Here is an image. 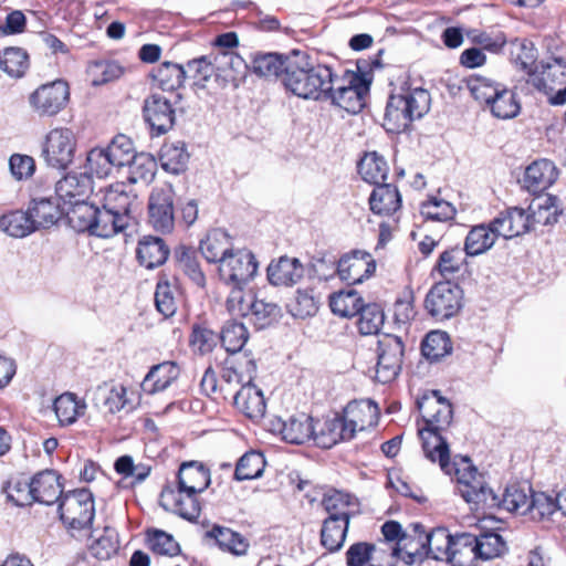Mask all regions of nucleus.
Masks as SVG:
<instances>
[{"label": "nucleus", "mask_w": 566, "mask_h": 566, "mask_svg": "<svg viewBox=\"0 0 566 566\" xmlns=\"http://www.w3.org/2000/svg\"><path fill=\"white\" fill-rule=\"evenodd\" d=\"M220 279L226 284H232L233 289H241L258 271L255 256L245 249L231 250L221 259L218 268Z\"/></svg>", "instance_id": "nucleus-12"}, {"label": "nucleus", "mask_w": 566, "mask_h": 566, "mask_svg": "<svg viewBox=\"0 0 566 566\" xmlns=\"http://www.w3.org/2000/svg\"><path fill=\"white\" fill-rule=\"evenodd\" d=\"M459 491L465 502L476 512L501 509V495L486 483L484 475L479 473L469 458L462 459V468H455Z\"/></svg>", "instance_id": "nucleus-3"}, {"label": "nucleus", "mask_w": 566, "mask_h": 566, "mask_svg": "<svg viewBox=\"0 0 566 566\" xmlns=\"http://www.w3.org/2000/svg\"><path fill=\"white\" fill-rule=\"evenodd\" d=\"M265 468V459L262 453L250 451L238 461L234 478L238 481L253 480L262 475Z\"/></svg>", "instance_id": "nucleus-59"}, {"label": "nucleus", "mask_w": 566, "mask_h": 566, "mask_svg": "<svg viewBox=\"0 0 566 566\" xmlns=\"http://www.w3.org/2000/svg\"><path fill=\"white\" fill-rule=\"evenodd\" d=\"M558 172L553 161L535 160L525 169L524 187L533 193H539L549 188L557 179Z\"/></svg>", "instance_id": "nucleus-30"}, {"label": "nucleus", "mask_w": 566, "mask_h": 566, "mask_svg": "<svg viewBox=\"0 0 566 566\" xmlns=\"http://www.w3.org/2000/svg\"><path fill=\"white\" fill-rule=\"evenodd\" d=\"M0 229L13 238H24L36 230L29 211L22 210L3 214L0 218Z\"/></svg>", "instance_id": "nucleus-50"}, {"label": "nucleus", "mask_w": 566, "mask_h": 566, "mask_svg": "<svg viewBox=\"0 0 566 566\" xmlns=\"http://www.w3.org/2000/svg\"><path fill=\"white\" fill-rule=\"evenodd\" d=\"M148 222L161 233H169L174 229V191L170 187L156 188L148 200Z\"/></svg>", "instance_id": "nucleus-16"}, {"label": "nucleus", "mask_w": 566, "mask_h": 566, "mask_svg": "<svg viewBox=\"0 0 566 566\" xmlns=\"http://www.w3.org/2000/svg\"><path fill=\"white\" fill-rule=\"evenodd\" d=\"M511 56L514 64L527 74V80H531V73L535 72L537 60V50L533 43L527 40H515L512 42Z\"/></svg>", "instance_id": "nucleus-55"}, {"label": "nucleus", "mask_w": 566, "mask_h": 566, "mask_svg": "<svg viewBox=\"0 0 566 566\" xmlns=\"http://www.w3.org/2000/svg\"><path fill=\"white\" fill-rule=\"evenodd\" d=\"M210 470L199 461H187L180 464L177 473V485L182 491L202 493L210 485Z\"/></svg>", "instance_id": "nucleus-28"}, {"label": "nucleus", "mask_w": 566, "mask_h": 566, "mask_svg": "<svg viewBox=\"0 0 566 566\" xmlns=\"http://www.w3.org/2000/svg\"><path fill=\"white\" fill-rule=\"evenodd\" d=\"M501 235L495 231L492 221L471 228L465 237L464 251L469 256H478L489 251Z\"/></svg>", "instance_id": "nucleus-38"}, {"label": "nucleus", "mask_w": 566, "mask_h": 566, "mask_svg": "<svg viewBox=\"0 0 566 566\" xmlns=\"http://www.w3.org/2000/svg\"><path fill=\"white\" fill-rule=\"evenodd\" d=\"M93 402L105 415H114L129 406L126 388L108 384H103L94 390Z\"/></svg>", "instance_id": "nucleus-33"}, {"label": "nucleus", "mask_w": 566, "mask_h": 566, "mask_svg": "<svg viewBox=\"0 0 566 566\" xmlns=\"http://www.w3.org/2000/svg\"><path fill=\"white\" fill-rule=\"evenodd\" d=\"M405 346L400 337L384 334L378 338L375 378L381 384L396 379L402 364Z\"/></svg>", "instance_id": "nucleus-13"}, {"label": "nucleus", "mask_w": 566, "mask_h": 566, "mask_svg": "<svg viewBox=\"0 0 566 566\" xmlns=\"http://www.w3.org/2000/svg\"><path fill=\"white\" fill-rule=\"evenodd\" d=\"M492 226H495V231L504 239L518 237L534 228L528 211L517 207L501 212L492 220Z\"/></svg>", "instance_id": "nucleus-27"}, {"label": "nucleus", "mask_w": 566, "mask_h": 566, "mask_svg": "<svg viewBox=\"0 0 566 566\" xmlns=\"http://www.w3.org/2000/svg\"><path fill=\"white\" fill-rule=\"evenodd\" d=\"M342 417L354 438L357 431H364L378 423L379 408L371 399L354 400L344 408Z\"/></svg>", "instance_id": "nucleus-22"}, {"label": "nucleus", "mask_w": 566, "mask_h": 566, "mask_svg": "<svg viewBox=\"0 0 566 566\" xmlns=\"http://www.w3.org/2000/svg\"><path fill=\"white\" fill-rule=\"evenodd\" d=\"M170 253L169 248L161 238L144 237V263L147 269L163 265Z\"/></svg>", "instance_id": "nucleus-64"}, {"label": "nucleus", "mask_w": 566, "mask_h": 566, "mask_svg": "<svg viewBox=\"0 0 566 566\" xmlns=\"http://www.w3.org/2000/svg\"><path fill=\"white\" fill-rule=\"evenodd\" d=\"M240 56L232 52L211 53L190 60L184 65L185 81L191 78L192 85L197 88H206L208 81L217 70H224L227 66L234 69L242 64Z\"/></svg>", "instance_id": "nucleus-10"}, {"label": "nucleus", "mask_w": 566, "mask_h": 566, "mask_svg": "<svg viewBox=\"0 0 566 566\" xmlns=\"http://www.w3.org/2000/svg\"><path fill=\"white\" fill-rule=\"evenodd\" d=\"M219 337L224 349L231 356H235L248 342L249 332L243 323L231 319L224 323Z\"/></svg>", "instance_id": "nucleus-51"}, {"label": "nucleus", "mask_w": 566, "mask_h": 566, "mask_svg": "<svg viewBox=\"0 0 566 566\" xmlns=\"http://www.w3.org/2000/svg\"><path fill=\"white\" fill-rule=\"evenodd\" d=\"M59 513L69 530L81 531L90 527L95 514L93 494L87 489L65 493L59 502Z\"/></svg>", "instance_id": "nucleus-8"}, {"label": "nucleus", "mask_w": 566, "mask_h": 566, "mask_svg": "<svg viewBox=\"0 0 566 566\" xmlns=\"http://www.w3.org/2000/svg\"><path fill=\"white\" fill-rule=\"evenodd\" d=\"M76 138L72 129L54 128L45 137L42 156L48 166L66 169L74 159Z\"/></svg>", "instance_id": "nucleus-11"}, {"label": "nucleus", "mask_w": 566, "mask_h": 566, "mask_svg": "<svg viewBox=\"0 0 566 566\" xmlns=\"http://www.w3.org/2000/svg\"><path fill=\"white\" fill-rule=\"evenodd\" d=\"M357 168L361 178L375 186L384 184L389 172L387 161L376 151L366 153Z\"/></svg>", "instance_id": "nucleus-48"}, {"label": "nucleus", "mask_w": 566, "mask_h": 566, "mask_svg": "<svg viewBox=\"0 0 566 566\" xmlns=\"http://www.w3.org/2000/svg\"><path fill=\"white\" fill-rule=\"evenodd\" d=\"M28 211L36 230L55 224L64 213L63 205L60 206L52 197L33 198Z\"/></svg>", "instance_id": "nucleus-39"}, {"label": "nucleus", "mask_w": 566, "mask_h": 566, "mask_svg": "<svg viewBox=\"0 0 566 566\" xmlns=\"http://www.w3.org/2000/svg\"><path fill=\"white\" fill-rule=\"evenodd\" d=\"M92 192L93 179L87 171L67 174L55 185V193L65 206L77 200H87Z\"/></svg>", "instance_id": "nucleus-23"}, {"label": "nucleus", "mask_w": 566, "mask_h": 566, "mask_svg": "<svg viewBox=\"0 0 566 566\" xmlns=\"http://www.w3.org/2000/svg\"><path fill=\"white\" fill-rule=\"evenodd\" d=\"M426 527L419 522L410 523L405 530V536L398 546L389 547V558L386 563L369 566H397L401 560L406 566H420L428 559L426 545Z\"/></svg>", "instance_id": "nucleus-7"}, {"label": "nucleus", "mask_w": 566, "mask_h": 566, "mask_svg": "<svg viewBox=\"0 0 566 566\" xmlns=\"http://www.w3.org/2000/svg\"><path fill=\"white\" fill-rule=\"evenodd\" d=\"M105 148L116 168L122 169L124 167H128V175L129 171L138 167L142 172V165L136 164L138 153L136 151L133 140L128 136L124 134L115 136Z\"/></svg>", "instance_id": "nucleus-37"}, {"label": "nucleus", "mask_w": 566, "mask_h": 566, "mask_svg": "<svg viewBox=\"0 0 566 566\" xmlns=\"http://www.w3.org/2000/svg\"><path fill=\"white\" fill-rule=\"evenodd\" d=\"M137 226V216H122L97 206L90 233L101 238H111L118 232H123L125 241L128 242V238H133L132 229Z\"/></svg>", "instance_id": "nucleus-18"}, {"label": "nucleus", "mask_w": 566, "mask_h": 566, "mask_svg": "<svg viewBox=\"0 0 566 566\" xmlns=\"http://www.w3.org/2000/svg\"><path fill=\"white\" fill-rule=\"evenodd\" d=\"M54 411L61 424L73 423L84 413L85 403L72 392H65L54 400Z\"/></svg>", "instance_id": "nucleus-56"}, {"label": "nucleus", "mask_w": 566, "mask_h": 566, "mask_svg": "<svg viewBox=\"0 0 566 566\" xmlns=\"http://www.w3.org/2000/svg\"><path fill=\"white\" fill-rule=\"evenodd\" d=\"M417 408L428 427L446 430L452 421V405L438 390L427 391L419 397L417 399Z\"/></svg>", "instance_id": "nucleus-15"}, {"label": "nucleus", "mask_w": 566, "mask_h": 566, "mask_svg": "<svg viewBox=\"0 0 566 566\" xmlns=\"http://www.w3.org/2000/svg\"><path fill=\"white\" fill-rule=\"evenodd\" d=\"M363 300L355 290L340 291L329 297V307L332 312L342 317H352L357 315Z\"/></svg>", "instance_id": "nucleus-57"}, {"label": "nucleus", "mask_w": 566, "mask_h": 566, "mask_svg": "<svg viewBox=\"0 0 566 566\" xmlns=\"http://www.w3.org/2000/svg\"><path fill=\"white\" fill-rule=\"evenodd\" d=\"M256 375L255 360L248 355L230 356L224 361L221 374L220 391L233 395L235 386L253 381Z\"/></svg>", "instance_id": "nucleus-19"}, {"label": "nucleus", "mask_w": 566, "mask_h": 566, "mask_svg": "<svg viewBox=\"0 0 566 566\" xmlns=\"http://www.w3.org/2000/svg\"><path fill=\"white\" fill-rule=\"evenodd\" d=\"M144 118L149 124L151 134L160 136L172 128L175 111L164 94L156 93L144 103Z\"/></svg>", "instance_id": "nucleus-21"}, {"label": "nucleus", "mask_w": 566, "mask_h": 566, "mask_svg": "<svg viewBox=\"0 0 566 566\" xmlns=\"http://www.w3.org/2000/svg\"><path fill=\"white\" fill-rule=\"evenodd\" d=\"M178 266L199 287L206 286V275L201 270L197 251L192 247L179 245L174 252Z\"/></svg>", "instance_id": "nucleus-47"}, {"label": "nucleus", "mask_w": 566, "mask_h": 566, "mask_svg": "<svg viewBox=\"0 0 566 566\" xmlns=\"http://www.w3.org/2000/svg\"><path fill=\"white\" fill-rule=\"evenodd\" d=\"M199 250L207 262L220 264L232 250L231 237L222 229H213L200 241Z\"/></svg>", "instance_id": "nucleus-35"}, {"label": "nucleus", "mask_w": 566, "mask_h": 566, "mask_svg": "<svg viewBox=\"0 0 566 566\" xmlns=\"http://www.w3.org/2000/svg\"><path fill=\"white\" fill-rule=\"evenodd\" d=\"M478 559L489 560L500 556L505 549V543L496 533L474 535L473 541Z\"/></svg>", "instance_id": "nucleus-62"}, {"label": "nucleus", "mask_w": 566, "mask_h": 566, "mask_svg": "<svg viewBox=\"0 0 566 566\" xmlns=\"http://www.w3.org/2000/svg\"><path fill=\"white\" fill-rule=\"evenodd\" d=\"M303 273V265L295 258L282 256L268 268V279L275 286L293 285L298 282Z\"/></svg>", "instance_id": "nucleus-36"}, {"label": "nucleus", "mask_w": 566, "mask_h": 566, "mask_svg": "<svg viewBox=\"0 0 566 566\" xmlns=\"http://www.w3.org/2000/svg\"><path fill=\"white\" fill-rule=\"evenodd\" d=\"M463 291L451 282L436 283L427 293L423 306L427 314L437 322L455 316L462 308Z\"/></svg>", "instance_id": "nucleus-9"}, {"label": "nucleus", "mask_w": 566, "mask_h": 566, "mask_svg": "<svg viewBox=\"0 0 566 566\" xmlns=\"http://www.w3.org/2000/svg\"><path fill=\"white\" fill-rule=\"evenodd\" d=\"M206 537L213 539L222 552L237 557L245 556L250 548V542L245 536L218 524L206 532Z\"/></svg>", "instance_id": "nucleus-32"}, {"label": "nucleus", "mask_w": 566, "mask_h": 566, "mask_svg": "<svg viewBox=\"0 0 566 566\" xmlns=\"http://www.w3.org/2000/svg\"><path fill=\"white\" fill-rule=\"evenodd\" d=\"M376 262L370 253L354 250L343 255L337 264V273L340 280L348 284H359L374 274Z\"/></svg>", "instance_id": "nucleus-20"}, {"label": "nucleus", "mask_w": 566, "mask_h": 566, "mask_svg": "<svg viewBox=\"0 0 566 566\" xmlns=\"http://www.w3.org/2000/svg\"><path fill=\"white\" fill-rule=\"evenodd\" d=\"M70 98V88L63 80L42 84L30 96L29 104L40 116H53L62 111Z\"/></svg>", "instance_id": "nucleus-14"}, {"label": "nucleus", "mask_w": 566, "mask_h": 566, "mask_svg": "<svg viewBox=\"0 0 566 566\" xmlns=\"http://www.w3.org/2000/svg\"><path fill=\"white\" fill-rule=\"evenodd\" d=\"M454 536H452L446 527H436L430 531L426 530V545L428 558L434 560L447 559L450 553Z\"/></svg>", "instance_id": "nucleus-52"}, {"label": "nucleus", "mask_w": 566, "mask_h": 566, "mask_svg": "<svg viewBox=\"0 0 566 566\" xmlns=\"http://www.w3.org/2000/svg\"><path fill=\"white\" fill-rule=\"evenodd\" d=\"M473 541L474 535L469 533L455 535L446 562L452 566H475L478 557Z\"/></svg>", "instance_id": "nucleus-46"}, {"label": "nucleus", "mask_w": 566, "mask_h": 566, "mask_svg": "<svg viewBox=\"0 0 566 566\" xmlns=\"http://www.w3.org/2000/svg\"><path fill=\"white\" fill-rule=\"evenodd\" d=\"M430 106L431 95L427 90L403 83L389 95L384 127L389 133H402L413 120L422 118L430 111Z\"/></svg>", "instance_id": "nucleus-2"}, {"label": "nucleus", "mask_w": 566, "mask_h": 566, "mask_svg": "<svg viewBox=\"0 0 566 566\" xmlns=\"http://www.w3.org/2000/svg\"><path fill=\"white\" fill-rule=\"evenodd\" d=\"M140 179L142 172L136 167L120 182L112 185L102 191V197L96 203L103 209L113 210L122 216H137L139 221L142 202L138 198V192L133 187Z\"/></svg>", "instance_id": "nucleus-5"}, {"label": "nucleus", "mask_w": 566, "mask_h": 566, "mask_svg": "<svg viewBox=\"0 0 566 566\" xmlns=\"http://www.w3.org/2000/svg\"><path fill=\"white\" fill-rule=\"evenodd\" d=\"M368 91V83L361 78H355L348 86H333L327 101L350 114H357L365 106Z\"/></svg>", "instance_id": "nucleus-24"}, {"label": "nucleus", "mask_w": 566, "mask_h": 566, "mask_svg": "<svg viewBox=\"0 0 566 566\" xmlns=\"http://www.w3.org/2000/svg\"><path fill=\"white\" fill-rule=\"evenodd\" d=\"M119 548L118 534L115 528L106 526L102 534L94 536L90 545L91 554L97 559H109Z\"/></svg>", "instance_id": "nucleus-58"}, {"label": "nucleus", "mask_w": 566, "mask_h": 566, "mask_svg": "<svg viewBox=\"0 0 566 566\" xmlns=\"http://www.w3.org/2000/svg\"><path fill=\"white\" fill-rule=\"evenodd\" d=\"M199 493L182 491L179 486L166 485L160 492L159 503L168 512L187 521H196L201 512Z\"/></svg>", "instance_id": "nucleus-17"}, {"label": "nucleus", "mask_w": 566, "mask_h": 566, "mask_svg": "<svg viewBox=\"0 0 566 566\" xmlns=\"http://www.w3.org/2000/svg\"><path fill=\"white\" fill-rule=\"evenodd\" d=\"M29 66V54L21 48H7L0 56V69L10 77L20 78L24 76Z\"/></svg>", "instance_id": "nucleus-53"}, {"label": "nucleus", "mask_w": 566, "mask_h": 566, "mask_svg": "<svg viewBox=\"0 0 566 566\" xmlns=\"http://www.w3.org/2000/svg\"><path fill=\"white\" fill-rule=\"evenodd\" d=\"M332 69L323 64H313L305 52L293 51L286 57L282 74L284 87L303 99L327 101L335 85Z\"/></svg>", "instance_id": "nucleus-1"}, {"label": "nucleus", "mask_w": 566, "mask_h": 566, "mask_svg": "<svg viewBox=\"0 0 566 566\" xmlns=\"http://www.w3.org/2000/svg\"><path fill=\"white\" fill-rule=\"evenodd\" d=\"M528 214L533 227L548 226L557 222L558 198L552 195L536 196L528 206Z\"/></svg>", "instance_id": "nucleus-43"}, {"label": "nucleus", "mask_w": 566, "mask_h": 566, "mask_svg": "<svg viewBox=\"0 0 566 566\" xmlns=\"http://www.w3.org/2000/svg\"><path fill=\"white\" fill-rule=\"evenodd\" d=\"M147 77L163 91H174L185 84L184 65L166 61L149 70Z\"/></svg>", "instance_id": "nucleus-41"}, {"label": "nucleus", "mask_w": 566, "mask_h": 566, "mask_svg": "<svg viewBox=\"0 0 566 566\" xmlns=\"http://www.w3.org/2000/svg\"><path fill=\"white\" fill-rule=\"evenodd\" d=\"M451 349L449 335L441 331L430 332L421 344L422 355L430 360H438L450 354Z\"/></svg>", "instance_id": "nucleus-61"}, {"label": "nucleus", "mask_w": 566, "mask_h": 566, "mask_svg": "<svg viewBox=\"0 0 566 566\" xmlns=\"http://www.w3.org/2000/svg\"><path fill=\"white\" fill-rule=\"evenodd\" d=\"M281 434L289 443L302 444L313 439V419L305 413L291 416L282 422Z\"/></svg>", "instance_id": "nucleus-42"}, {"label": "nucleus", "mask_w": 566, "mask_h": 566, "mask_svg": "<svg viewBox=\"0 0 566 566\" xmlns=\"http://www.w3.org/2000/svg\"><path fill=\"white\" fill-rule=\"evenodd\" d=\"M467 256L464 248L452 247L440 254L434 269L443 277L453 276L467 263Z\"/></svg>", "instance_id": "nucleus-63"}, {"label": "nucleus", "mask_w": 566, "mask_h": 566, "mask_svg": "<svg viewBox=\"0 0 566 566\" xmlns=\"http://www.w3.org/2000/svg\"><path fill=\"white\" fill-rule=\"evenodd\" d=\"M227 307L232 314L248 318L256 329L271 326L282 315L281 307L276 303L256 298L252 292L244 293L241 289L231 290Z\"/></svg>", "instance_id": "nucleus-4"}, {"label": "nucleus", "mask_w": 566, "mask_h": 566, "mask_svg": "<svg viewBox=\"0 0 566 566\" xmlns=\"http://www.w3.org/2000/svg\"><path fill=\"white\" fill-rule=\"evenodd\" d=\"M347 518L326 517L321 530V544L331 553L338 552L346 539L349 527Z\"/></svg>", "instance_id": "nucleus-45"}, {"label": "nucleus", "mask_w": 566, "mask_h": 566, "mask_svg": "<svg viewBox=\"0 0 566 566\" xmlns=\"http://www.w3.org/2000/svg\"><path fill=\"white\" fill-rule=\"evenodd\" d=\"M179 366L171 360L154 365L144 376V394L155 395L167 389L179 376Z\"/></svg>", "instance_id": "nucleus-34"}, {"label": "nucleus", "mask_w": 566, "mask_h": 566, "mask_svg": "<svg viewBox=\"0 0 566 566\" xmlns=\"http://www.w3.org/2000/svg\"><path fill=\"white\" fill-rule=\"evenodd\" d=\"M97 206L96 201L88 203L87 200H77L67 206L63 205V212L74 230L78 232H90Z\"/></svg>", "instance_id": "nucleus-44"}, {"label": "nucleus", "mask_w": 566, "mask_h": 566, "mask_svg": "<svg viewBox=\"0 0 566 566\" xmlns=\"http://www.w3.org/2000/svg\"><path fill=\"white\" fill-rule=\"evenodd\" d=\"M146 542L149 549L157 555L176 556L180 552V546L174 536L158 528L146 531Z\"/></svg>", "instance_id": "nucleus-60"}, {"label": "nucleus", "mask_w": 566, "mask_h": 566, "mask_svg": "<svg viewBox=\"0 0 566 566\" xmlns=\"http://www.w3.org/2000/svg\"><path fill=\"white\" fill-rule=\"evenodd\" d=\"M352 439V431L347 429L342 415L336 413L333 418L326 419L318 429L314 426L313 440L319 448L329 449L340 441Z\"/></svg>", "instance_id": "nucleus-31"}, {"label": "nucleus", "mask_w": 566, "mask_h": 566, "mask_svg": "<svg viewBox=\"0 0 566 566\" xmlns=\"http://www.w3.org/2000/svg\"><path fill=\"white\" fill-rule=\"evenodd\" d=\"M443 430L434 429L432 427H421L418 429V434L422 441V449L426 457L434 462L439 460L441 469L450 474L451 465L449 462V444L447 439L442 436Z\"/></svg>", "instance_id": "nucleus-25"}, {"label": "nucleus", "mask_w": 566, "mask_h": 566, "mask_svg": "<svg viewBox=\"0 0 566 566\" xmlns=\"http://www.w3.org/2000/svg\"><path fill=\"white\" fill-rule=\"evenodd\" d=\"M536 90L548 96L552 105H564L566 103V61L562 57H552L542 61L535 66L527 80Z\"/></svg>", "instance_id": "nucleus-6"}, {"label": "nucleus", "mask_w": 566, "mask_h": 566, "mask_svg": "<svg viewBox=\"0 0 566 566\" xmlns=\"http://www.w3.org/2000/svg\"><path fill=\"white\" fill-rule=\"evenodd\" d=\"M33 502L52 505L64 495L60 476L53 470L36 473L31 480Z\"/></svg>", "instance_id": "nucleus-26"}, {"label": "nucleus", "mask_w": 566, "mask_h": 566, "mask_svg": "<svg viewBox=\"0 0 566 566\" xmlns=\"http://www.w3.org/2000/svg\"><path fill=\"white\" fill-rule=\"evenodd\" d=\"M233 403L239 411L252 420H259L265 415L266 403L263 392L252 381L233 394Z\"/></svg>", "instance_id": "nucleus-29"}, {"label": "nucleus", "mask_w": 566, "mask_h": 566, "mask_svg": "<svg viewBox=\"0 0 566 566\" xmlns=\"http://www.w3.org/2000/svg\"><path fill=\"white\" fill-rule=\"evenodd\" d=\"M527 491L531 493V500L525 515H528L531 520L535 522L549 521L551 516L559 511L558 495L553 497L544 492H532L530 486Z\"/></svg>", "instance_id": "nucleus-49"}, {"label": "nucleus", "mask_w": 566, "mask_h": 566, "mask_svg": "<svg viewBox=\"0 0 566 566\" xmlns=\"http://www.w3.org/2000/svg\"><path fill=\"white\" fill-rule=\"evenodd\" d=\"M369 205L374 213L390 216L401 207V196L396 186L384 182L374 188Z\"/></svg>", "instance_id": "nucleus-40"}, {"label": "nucleus", "mask_w": 566, "mask_h": 566, "mask_svg": "<svg viewBox=\"0 0 566 566\" xmlns=\"http://www.w3.org/2000/svg\"><path fill=\"white\" fill-rule=\"evenodd\" d=\"M357 315V326L361 335H378L385 322V313L379 304H363Z\"/></svg>", "instance_id": "nucleus-54"}]
</instances>
